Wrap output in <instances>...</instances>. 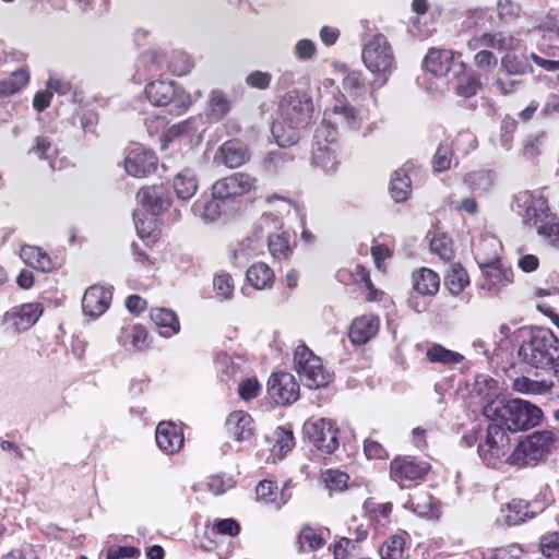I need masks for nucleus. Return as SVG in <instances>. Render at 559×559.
<instances>
[{
  "label": "nucleus",
  "instance_id": "nucleus-37",
  "mask_svg": "<svg viewBox=\"0 0 559 559\" xmlns=\"http://www.w3.org/2000/svg\"><path fill=\"white\" fill-rule=\"evenodd\" d=\"M426 357L430 362L445 366L457 365L464 360V356L462 354L448 349L440 344H431L426 349Z\"/></svg>",
  "mask_w": 559,
  "mask_h": 559
},
{
  "label": "nucleus",
  "instance_id": "nucleus-5",
  "mask_svg": "<svg viewBox=\"0 0 559 559\" xmlns=\"http://www.w3.org/2000/svg\"><path fill=\"white\" fill-rule=\"evenodd\" d=\"M361 59L365 67L378 79L373 81L383 86L395 67V58L390 43L382 34L372 36L364 46Z\"/></svg>",
  "mask_w": 559,
  "mask_h": 559
},
{
  "label": "nucleus",
  "instance_id": "nucleus-14",
  "mask_svg": "<svg viewBox=\"0 0 559 559\" xmlns=\"http://www.w3.org/2000/svg\"><path fill=\"white\" fill-rule=\"evenodd\" d=\"M39 304L29 302L12 308L3 317V328L10 333H20L34 325L41 316Z\"/></svg>",
  "mask_w": 559,
  "mask_h": 559
},
{
  "label": "nucleus",
  "instance_id": "nucleus-40",
  "mask_svg": "<svg viewBox=\"0 0 559 559\" xmlns=\"http://www.w3.org/2000/svg\"><path fill=\"white\" fill-rule=\"evenodd\" d=\"M221 198L212 195L211 199L198 200L191 207L195 216H200L205 222H214L222 214Z\"/></svg>",
  "mask_w": 559,
  "mask_h": 559
},
{
  "label": "nucleus",
  "instance_id": "nucleus-58",
  "mask_svg": "<svg viewBox=\"0 0 559 559\" xmlns=\"http://www.w3.org/2000/svg\"><path fill=\"white\" fill-rule=\"evenodd\" d=\"M36 145L33 147L32 152H34L39 158L49 159V165L52 169H55L56 163L51 159L52 154L57 151L52 147L51 142L44 136L36 138Z\"/></svg>",
  "mask_w": 559,
  "mask_h": 559
},
{
  "label": "nucleus",
  "instance_id": "nucleus-8",
  "mask_svg": "<svg viewBox=\"0 0 559 559\" xmlns=\"http://www.w3.org/2000/svg\"><path fill=\"white\" fill-rule=\"evenodd\" d=\"M257 190V178L242 171L216 180L212 186V195L221 200H236Z\"/></svg>",
  "mask_w": 559,
  "mask_h": 559
},
{
  "label": "nucleus",
  "instance_id": "nucleus-16",
  "mask_svg": "<svg viewBox=\"0 0 559 559\" xmlns=\"http://www.w3.org/2000/svg\"><path fill=\"white\" fill-rule=\"evenodd\" d=\"M512 210L523 218L524 223H536L546 214V199L531 191H520L513 195Z\"/></svg>",
  "mask_w": 559,
  "mask_h": 559
},
{
  "label": "nucleus",
  "instance_id": "nucleus-26",
  "mask_svg": "<svg viewBox=\"0 0 559 559\" xmlns=\"http://www.w3.org/2000/svg\"><path fill=\"white\" fill-rule=\"evenodd\" d=\"M379 330V319L373 314H365L356 318L349 330V338L353 344L362 345L370 341Z\"/></svg>",
  "mask_w": 559,
  "mask_h": 559
},
{
  "label": "nucleus",
  "instance_id": "nucleus-39",
  "mask_svg": "<svg viewBox=\"0 0 559 559\" xmlns=\"http://www.w3.org/2000/svg\"><path fill=\"white\" fill-rule=\"evenodd\" d=\"M28 80L29 74L23 68L12 72L9 78L0 80V98L17 93L28 83Z\"/></svg>",
  "mask_w": 559,
  "mask_h": 559
},
{
  "label": "nucleus",
  "instance_id": "nucleus-38",
  "mask_svg": "<svg viewBox=\"0 0 559 559\" xmlns=\"http://www.w3.org/2000/svg\"><path fill=\"white\" fill-rule=\"evenodd\" d=\"M312 163L322 167L325 173H332L336 169L338 160L336 157L335 145H312Z\"/></svg>",
  "mask_w": 559,
  "mask_h": 559
},
{
  "label": "nucleus",
  "instance_id": "nucleus-25",
  "mask_svg": "<svg viewBox=\"0 0 559 559\" xmlns=\"http://www.w3.org/2000/svg\"><path fill=\"white\" fill-rule=\"evenodd\" d=\"M324 116L334 123H341L352 130L358 129L364 119L361 111L349 105L346 99L337 100L332 108L325 110Z\"/></svg>",
  "mask_w": 559,
  "mask_h": 559
},
{
  "label": "nucleus",
  "instance_id": "nucleus-47",
  "mask_svg": "<svg viewBox=\"0 0 559 559\" xmlns=\"http://www.w3.org/2000/svg\"><path fill=\"white\" fill-rule=\"evenodd\" d=\"M480 87L479 78L462 74L456 79L455 91L462 97L469 98L474 96Z\"/></svg>",
  "mask_w": 559,
  "mask_h": 559
},
{
  "label": "nucleus",
  "instance_id": "nucleus-21",
  "mask_svg": "<svg viewBox=\"0 0 559 559\" xmlns=\"http://www.w3.org/2000/svg\"><path fill=\"white\" fill-rule=\"evenodd\" d=\"M157 447L166 454L178 452L183 445V432L180 426L171 421H160L156 427Z\"/></svg>",
  "mask_w": 559,
  "mask_h": 559
},
{
  "label": "nucleus",
  "instance_id": "nucleus-31",
  "mask_svg": "<svg viewBox=\"0 0 559 559\" xmlns=\"http://www.w3.org/2000/svg\"><path fill=\"white\" fill-rule=\"evenodd\" d=\"M148 100L155 106H166L174 100L176 90L173 82L158 80L145 88Z\"/></svg>",
  "mask_w": 559,
  "mask_h": 559
},
{
  "label": "nucleus",
  "instance_id": "nucleus-24",
  "mask_svg": "<svg viewBox=\"0 0 559 559\" xmlns=\"http://www.w3.org/2000/svg\"><path fill=\"white\" fill-rule=\"evenodd\" d=\"M424 66L427 71L436 76L448 75L455 66H457L460 72H462L465 67L463 62L454 63V52L452 50L436 48L428 51L424 60Z\"/></svg>",
  "mask_w": 559,
  "mask_h": 559
},
{
  "label": "nucleus",
  "instance_id": "nucleus-57",
  "mask_svg": "<svg viewBox=\"0 0 559 559\" xmlns=\"http://www.w3.org/2000/svg\"><path fill=\"white\" fill-rule=\"evenodd\" d=\"M523 549L518 544H510L506 547L496 548L490 550L485 559H522Z\"/></svg>",
  "mask_w": 559,
  "mask_h": 559
},
{
  "label": "nucleus",
  "instance_id": "nucleus-23",
  "mask_svg": "<svg viewBox=\"0 0 559 559\" xmlns=\"http://www.w3.org/2000/svg\"><path fill=\"white\" fill-rule=\"evenodd\" d=\"M138 201L152 214L159 215L170 205V195L164 186H150L140 189Z\"/></svg>",
  "mask_w": 559,
  "mask_h": 559
},
{
  "label": "nucleus",
  "instance_id": "nucleus-11",
  "mask_svg": "<svg viewBox=\"0 0 559 559\" xmlns=\"http://www.w3.org/2000/svg\"><path fill=\"white\" fill-rule=\"evenodd\" d=\"M476 146V138L468 131H463L457 134L454 141L449 139L440 143L433 156L432 166L436 171L448 170L454 160L453 150L467 154L469 150Z\"/></svg>",
  "mask_w": 559,
  "mask_h": 559
},
{
  "label": "nucleus",
  "instance_id": "nucleus-18",
  "mask_svg": "<svg viewBox=\"0 0 559 559\" xmlns=\"http://www.w3.org/2000/svg\"><path fill=\"white\" fill-rule=\"evenodd\" d=\"M250 151L246 143L234 139L224 142L215 154V160L227 168H238L250 159Z\"/></svg>",
  "mask_w": 559,
  "mask_h": 559
},
{
  "label": "nucleus",
  "instance_id": "nucleus-15",
  "mask_svg": "<svg viewBox=\"0 0 559 559\" xmlns=\"http://www.w3.org/2000/svg\"><path fill=\"white\" fill-rule=\"evenodd\" d=\"M123 167L128 175L144 178L157 168V157L143 146L135 145L127 150Z\"/></svg>",
  "mask_w": 559,
  "mask_h": 559
},
{
  "label": "nucleus",
  "instance_id": "nucleus-45",
  "mask_svg": "<svg viewBox=\"0 0 559 559\" xmlns=\"http://www.w3.org/2000/svg\"><path fill=\"white\" fill-rule=\"evenodd\" d=\"M469 284L467 272L459 265L452 266L445 277V285L453 295H459Z\"/></svg>",
  "mask_w": 559,
  "mask_h": 559
},
{
  "label": "nucleus",
  "instance_id": "nucleus-34",
  "mask_svg": "<svg viewBox=\"0 0 559 559\" xmlns=\"http://www.w3.org/2000/svg\"><path fill=\"white\" fill-rule=\"evenodd\" d=\"M231 109L228 95L221 90H213L209 95L207 116L211 120H222Z\"/></svg>",
  "mask_w": 559,
  "mask_h": 559
},
{
  "label": "nucleus",
  "instance_id": "nucleus-19",
  "mask_svg": "<svg viewBox=\"0 0 559 559\" xmlns=\"http://www.w3.org/2000/svg\"><path fill=\"white\" fill-rule=\"evenodd\" d=\"M111 299V289L99 285H93L85 290L82 298L83 312L91 318H98L107 311Z\"/></svg>",
  "mask_w": 559,
  "mask_h": 559
},
{
  "label": "nucleus",
  "instance_id": "nucleus-60",
  "mask_svg": "<svg viewBox=\"0 0 559 559\" xmlns=\"http://www.w3.org/2000/svg\"><path fill=\"white\" fill-rule=\"evenodd\" d=\"M141 551L132 546H109L106 549V559L138 558Z\"/></svg>",
  "mask_w": 559,
  "mask_h": 559
},
{
  "label": "nucleus",
  "instance_id": "nucleus-6",
  "mask_svg": "<svg viewBox=\"0 0 559 559\" xmlns=\"http://www.w3.org/2000/svg\"><path fill=\"white\" fill-rule=\"evenodd\" d=\"M294 364L301 383L309 389L325 388L333 379V373L323 366L322 359L304 344L296 347Z\"/></svg>",
  "mask_w": 559,
  "mask_h": 559
},
{
  "label": "nucleus",
  "instance_id": "nucleus-36",
  "mask_svg": "<svg viewBox=\"0 0 559 559\" xmlns=\"http://www.w3.org/2000/svg\"><path fill=\"white\" fill-rule=\"evenodd\" d=\"M246 275L250 285L255 289L269 288L274 282V272L263 262L251 265Z\"/></svg>",
  "mask_w": 559,
  "mask_h": 559
},
{
  "label": "nucleus",
  "instance_id": "nucleus-63",
  "mask_svg": "<svg viewBox=\"0 0 559 559\" xmlns=\"http://www.w3.org/2000/svg\"><path fill=\"white\" fill-rule=\"evenodd\" d=\"M364 452L369 460H384L388 457V452L383 445L370 438L364 442Z\"/></svg>",
  "mask_w": 559,
  "mask_h": 559
},
{
  "label": "nucleus",
  "instance_id": "nucleus-64",
  "mask_svg": "<svg viewBox=\"0 0 559 559\" xmlns=\"http://www.w3.org/2000/svg\"><path fill=\"white\" fill-rule=\"evenodd\" d=\"M538 235L546 238L552 247L559 248V223L545 224L537 229Z\"/></svg>",
  "mask_w": 559,
  "mask_h": 559
},
{
  "label": "nucleus",
  "instance_id": "nucleus-3",
  "mask_svg": "<svg viewBox=\"0 0 559 559\" xmlns=\"http://www.w3.org/2000/svg\"><path fill=\"white\" fill-rule=\"evenodd\" d=\"M521 359L537 369H551L559 357V338L549 330L535 328L519 348Z\"/></svg>",
  "mask_w": 559,
  "mask_h": 559
},
{
  "label": "nucleus",
  "instance_id": "nucleus-49",
  "mask_svg": "<svg viewBox=\"0 0 559 559\" xmlns=\"http://www.w3.org/2000/svg\"><path fill=\"white\" fill-rule=\"evenodd\" d=\"M193 68V62L189 55L182 51H175L169 59V69L170 71L178 75L182 76L188 74Z\"/></svg>",
  "mask_w": 559,
  "mask_h": 559
},
{
  "label": "nucleus",
  "instance_id": "nucleus-53",
  "mask_svg": "<svg viewBox=\"0 0 559 559\" xmlns=\"http://www.w3.org/2000/svg\"><path fill=\"white\" fill-rule=\"evenodd\" d=\"M213 286L216 294L223 299H229L234 295L235 284L228 273L217 274L213 280Z\"/></svg>",
  "mask_w": 559,
  "mask_h": 559
},
{
  "label": "nucleus",
  "instance_id": "nucleus-1",
  "mask_svg": "<svg viewBox=\"0 0 559 559\" xmlns=\"http://www.w3.org/2000/svg\"><path fill=\"white\" fill-rule=\"evenodd\" d=\"M519 47L520 40L513 34L504 32H485L467 41L468 50L475 51L473 63L478 78L489 75L498 66V58L489 49L501 53L518 50Z\"/></svg>",
  "mask_w": 559,
  "mask_h": 559
},
{
  "label": "nucleus",
  "instance_id": "nucleus-42",
  "mask_svg": "<svg viewBox=\"0 0 559 559\" xmlns=\"http://www.w3.org/2000/svg\"><path fill=\"white\" fill-rule=\"evenodd\" d=\"M463 181L473 191L486 192L493 185V174L490 170H474L467 173Z\"/></svg>",
  "mask_w": 559,
  "mask_h": 559
},
{
  "label": "nucleus",
  "instance_id": "nucleus-55",
  "mask_svg": "<svg viewBox=\"0 0 559 559\" xmlns=\"http://www.w3.org/2000/svg\"><path fill=\"white\" fill-rule=\"evenodd\" d=\"M322 477L326 487L332 491H343L349 479L346 473L335 469H328Z\"/></svg>",
  "mask_w": 559,
  "mask_h": 559
},
{
  "label": "nucleus",
  "instance_id": "nucleus-51",
  "mask_svg": "<svg viewBox=\"0 0 559 559\" xmlns=\"http://www.w3.org/2000/svg\"><path fill=\"white\" fill-rule=\"evenodd\" d=\"M353 276H354L355 282L365 284V287L368 290V297H367L368 300L373 301V300L381 299L382 293L377 290L373 287L370 278H369V272L366 270L365 266H362L360 264L355 265V269L353 271Z\"/></svg>",
  "mask_w": 559,
  "mask_h": 559
},
{
  "label": "nucleus",
  "instance_id": "nucleus-7",
  "mask_svg": "<svg viewBox=\"0 0 559 559\" xmlns=\"http://www.w3.org/2000/svg\"><path fill=\"white\" fill-rule=\"evenodd\" d=\"M554 442L552 431H535L513 448L512 466L536 464L548 454Z\"/></svg>",
  "mask_w": 559,
  "mask_h": 559
},
{
  "label": "nucleus",
  "instance_id": "nucleus-28",
  "mask_svg": "<svg viewBox=\"0 0 559 559\" xmlns=\"http://www.w3.org/2000/svg\"><path fill=\"white\" fill-rule=\"evenodd\" d=\"M335 69L344 74L342 87L350 97H362L368 92V84L362 72L357 70H347L345 64L335 63Z\"/></svg>",
  "mask_w": 559,
  "mask_h": 559
},
{
  "label": "nucleus",
  "instance_id": "nucleus-32",
  "mask_svg": "<svg viewBox=\"0 0 559 559\" xmlns=\"http://www.w3.org/2000/svg\"><path fill=\"white\" fill-rule=\"evenodd\" d=\"M147 333L141 324H127L121 328L119 343L127 349L141 350L145 346Z\"/></svg>",
  "mask_w": 559,
  "mask_h": 559
},
{
  "label": "nucleus",
  "instance_id": "nucleus-17",
  "mask_svg": "<svg viewBox=\"0 0 559 559\" xmlns=\"http://www.w3.org/2000/svg\"><path fill=\"white\" fill-rule=\"evenodd\" d=\"M267 393L276 404H292L299 397V384L288 372H274L269 379Z\"/></svg>",
  "mask_w": 559,
  "mask_h": 559
},
{
  "label": "nucleus",
  "instance_id": "nucleus-54",
  "mask_svg": "<svg viewBox=\"0 0 559 559\" xmlns=\"http://www.w3.org/2000/svg\"><path fill=\"white\" fill-rule=\"evenodd\" d=\"M323 119L322 124L316 130L313 146L318 145H335L336 129L330 122Z\"/></svg>",
  "mask_w": 559,
  "mask_h": 559
},
{
  "label": "nucleus",
  "instance_id": "nucleus-62",
  "mask_svg": "<svg viewBox=\"0 0 559 559\" xmlns=\"http://www.w3.org/2000/svg\"><path fill=\"white\" fill-rule=\"evenodd\" d=\"M260 391L261 384L258 382L255 378H248L241 381L238 386L239 396L245 401H249L257 397Z\"/></svg>",
  "mask_w": 559,
  "mask_h": 559
},
{
  "label": "nucleus",
  "instance_id": "nucleus-52",
  "mask_svg": "<svg viewBox=\"0 0 559 559\" xmlns=\"http://www.w3.org/2000/svg\"><path fill=\"white\" fill-rule=\"evenodd\" d=\"M274 449H278L280 457H283L295 445L293 431L284 427H278L274 432Z\"/></svg>",
  "mask_w": 559,
  "mask_h": 559
},
{
  "label": "nucleus",
  "instance_id": "nucleus-4",
  "mask_svg": "<svg viewBox=\"0 0 559 559\" xmlns=\"http://www.w3.org/2000/svg\"><path fill=\"white\" fill-rule=\"evenodd\" d=\"M478 455L489 467L512 466L513 448L510 432L498 424H489L477 447Z\"/></svg>",
  "mask_w": 559,
  "mask_h": 559
},
{
  "label": "nucleus",
  "instance_id": "nucleus-13",
  "mask_svg": "<svg viewBox=\"0 0 559 559\" xmlns=\"http://www.w3.org/2000/svg\"><path fill=\"white\" fill-rule=\"evenodd\" d=\"M281 227L280 221L277 216L274 214H265L263 215L259 223L258 228L261 233H265L267 235V245L270 253L280 260L288 259L292 253L289 235L285 231L283 233H274Z\"/></svg>",
  "mask_w": 559,
  "mask_h": 559
},
{
  "label": "nucleus",
  "instance_id": "nucleus-9",
  "mask_svg": "<svg viewBox=\"0 0 559 559\" xmlns=\"http://www.w3.org/2000/svg\"><path fill=\"white\" fill-rule=\"evenodd\" d=\"M479 267L481 276L478 287L481 290H486L490 296H498L513 282L512 270L497 258H493L491 261H480Z\"/></svg>",
  "mask_w": 559,
  "mask_h": 559
},
{
  "label": "nucleus",
  "instance_id": "nucleus-22",
  "mask_svg": "<svg viewBox=\"0 0 559 559\" xmlns=\"http://www.w3.org/2000/svg\"><path fill=\"white\" fill-rule=\"evenodd\" d=\"M228 436L236 442H245L252 439L255 426L252 417L243 411H235L228 415L225 421Z\"/></svg>",
  "mask_w": 559,
  "mask_h": 559
},
{
  "label": "nucleus",
  "instance_id": "nucleus-12",
  "mask_svg": "<svg viewBox=\"0 0 559 559\" xmlns=\"http://www.w3.org/2000/svg\"><path fill=\"white\" fill-rule=\"evenodd\" d=\"M304 431L313 445L323 453L331 454L338 448L337 429L332 420H308L304 425Z\"/></svg>",
  "mask_w": 559,
  "mask_h": 559
},
{
  "label": "nucleus",
  "instance_id": "nucleus-48",
  "mask_svg": "<svg viewBox=\"0 0 559 559\" xmlns=\"http://www.w3.org/2000/svg\"><path fill=\"white\" fill-rule=\"evenodd\" d=\"M301 550H317L324 544V539L318 531L312 527H304L298 537Z\"/></svg>",
  "mask_w": 559,
  "mask_h": 559
},
{
  "label": "nucleus",
  "instance_id": "nucleus-29",
  "mask_svg": "<svg viewBox=\"0 0 559 559\" xmlns=\"http://www.w3.org/2000/svg\"><path fill=\"white\" fill-rule=\"evenodd\" d=\"M413 288L423 296H433L440 287L439 275L427 267H421L412 274Z\"/></svg>",
  "mask_w": 559,
  "mask_h": 559
},
{
  "label": "nucleus",
  "instance_id": "nucleus-10",
  "mask_svg": "<svg viewBox=\"0 0 559 559\" xmlns=\"http://www.w3.org/2000/svg\"><path fill=\"white\" fill-rule=\"evenodd\" d=\"M313 105L310 98L297 93H288L281 102V120L292 129L308 124Z\"/></svg>",
  "mask_w": 559,
  "mask_h": 559
},
{
  "label": "nucleus",
  "instance_id": "nucleus-56",
  "mask_svg": "<svg viewBox=\"0 0 559 559\" xmlns=\"http://www.w3.org/2000/svg\"><path fill=\"white\" fill-rule=\"evenodd\" d=\"M431 251L442 260H450L453 255L452 240L445 235H437L430 241Z\"/></svg>",
  "mask_w": 559,
  "mask_h": 559
},
{
  "label": "nucleus",
  "instance_id": "nucleus-20",
  "mask_svg": "<svg viewBox=\"0 0 559 559\" xmlns=\"http://www.w3.org/2000/svg\"><path fill=\"white\" fill-rule=\"evenodd\" d=\"M428 471V465L416 463L409 456H399L392 460L390 464L391 478L401 485L405 481L420 479Z\"/></svg>",
  "mask_w": 559,
  "mask_h": 559
},
{
  "label": "nucleus",
  "instance_id": "nucleus-30",
  "mask_svg": "<svg viewBox=\"0 0 559 559\" xmlns=\"http://www.w3.org/2000/svg\"><path fill=\"white\" fill-rule=\"evenodd\" d=\"M150 316L154 324L160 330L162 336L170 337L179 332V320L174 311L166 308H154Z\"/></svg>",
  "mask_w": 559,
  "mask_h": 559
},
{
  "label": "nucleus",
  "instance_id": "nucleus-41",
  "mask_svg": "<svg viewBox=\"0 0 559 559\" xmlns=\"http://www.w3.org/2000/svg\"><path fill=\"white\" fill-rule=\"evenodd\" d=\"M411 179L404 169L396 170L391 179L390 191L396 202L405 201L411 194Z\"/></svg>",
  "mask_w": 559,
  "mask_h": 559
},
{
  "label": "nucleus",
  "instance_id": "nucleus-50",
  "mask_svg": "<svg viewBox=\"0 0 559 559\" xmlns=\"http://www.w3.org/2000/svg\"><path fill=\"white\" fill-rule=\"evenodd\" d=\"M539 550L547 558H559V532L543 535L539 539Z\"/></svg>",
  "mask_w": 559,
  "mask_h": 559
},
{
  "label": "nucleus",
  "instance_id": "nucleus-61",
  "mask_svg": "<svg viewBox=\"0 0 559 559\" xmlns=\"http://www.w3.org/2000/svg\"><path fill=\"white\" fill-rule=\"evenodd\" d=\"M277 486L271 480H262L255 488L257 498L267 503L276 504L275 491Z\"/></svg>",
  "mask_w": 559,
  "mask_h": 559
},
{
  "label": "nucleus",
  "instance_id": "nucleus-35",
  "mask_svg": "<svg viewBox=\"0 0 559 559\" xmlns=\"http://www.w3.org/2000/svg\"><path fill=\"white\" fill-rule=\"evenodd\" d=\"M20 257L26 264L43 272H49L53 266L50 257L39 247L23 246Z\"/></svg>",
  "mask_w": 559,
  "mask_h": 559
},
{
  "label": "nucleus",
  "instance_id": "nucleus-46",
  "mask_svg": "<svg viewBox=\"0 0 559 559\" xmlns=\"http://www.w3.org/2000/svg\"><path fill=\"white\" fill-rule=\"evenodd\" d=\"M404 545V534L390 536L380 549L381 559H403Z\"/></svg>",
  "mask_w": 559,
  "mask_h": 559
},
{
  "label": "nucleus",
  "instance_id": "nucleus-44",
  "mask_svg": "<svg viewBox=\"0 0 559 559\" xmlns=\"http://www.w3.org/2000/svg\"><path fill=\"white\" fill-rule=\"evenodd\" d=\"M216 365L218 370L227 376L234 378L240 373L246 366V361L238 356H231L228 354H219L216 358Z\"/></svg>",
  "mask_w": 559,
  "mask_h": 559
},
{
  "label": "nucleus",
  "instance_id": "nucleus-27",
  "mask_svg": "<svg viewBox=\"0 0 559 559\" xmlns=\"http://www.w3.org/2000/svg\"><path fill=\"white\" fill-rule=\"evenodd\" d=\"M503 523L511 526L525 522L535 516L536 512L530 509L528 502L522 499H512L500 509Z\"/></svg>",
  "mask_w": 559,
  "mask_h": 559
},
{
  "label": "nucleus",
  "instance_id": "nucleus-2",
  "mask_svg": "<svg viewBox=\"0 0 559 559\" xmlns=\"http://www.w3.org/2000/svg\"><path fill=\"white\" fill-rule=\"evenodd\" d=\"M486 417L499 420L506 426L507 431H520L537 426L543 417L539 407L532 403L514 399L507 403L492 401L484 408Z\"/></svg>",
  "mask_w": 559,
  "mask_h": 559
},
{
  "label": "nucleus",
  "instance_id": "nucleus-59",
  "mask_svg": "<svg viewBox=\"0 0 559 559\" xmlns=\"http://www.w3.org/2000/svg\"><path fill=\"white\" fill-rule=\"evenodd\" d=\"M316 51V44L308 38L299 39L294 46V56L301 61L310 60Z\"/></svg>",
  "mask_w": 559,
  "mask_h": 559
},
{
  "label": "nucleus",
  "instance_id": "nucleus-33",
  "mask_svg": "<svg viewBox=\"0 0 559 559\" xmlns=\"http://www.w3.org/2000/svg\"><path fill=\"white\" fill-rule=\"evenodd\" d=\"M173 187L177 198L186 201L195 194L199 183L194 173L185 169L175 176Z\"/></svg>",
  "mask_w": 559,
  "mask_h": 559
},
{
  "label": "nucleus",
  "instance_id": "nucleus-43",
  "mask_svg": "<svg viewBox=\"0 0 559 559\" xmlns=\"http://www.w3.org/2000/svg\"><path fill=\"white\" fill-rule=\"evenodd\" d=\"M552 383L546 380L535 381L526 377L515 378L512 382V389L523 394H542L549 391Z\"/></svg>",
  "mask_w": 559,
  "mask_h": 559
}]
</instances>
